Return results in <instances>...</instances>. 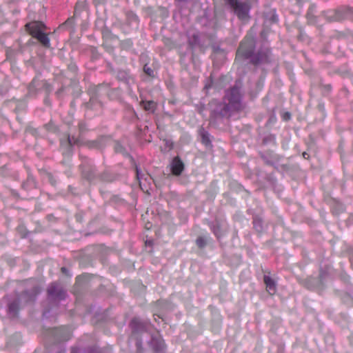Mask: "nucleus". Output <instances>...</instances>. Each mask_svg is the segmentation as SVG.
Instances as JSON below:
<instances>
[{"mask_svg":"<svg viewBox=\"0 0 353 353\" xmlns=\"http://www.w3.org/2000/svg\"><path fill=\"white\" fill-rule=\"evenodd\" d=\"M225 99L228 100V104L234 110H239L241 107V94L238 87L234 86L231 90L226 92Z\"/></svg>","mask_w":353,"mask_h":353,"instance_id":"20e7f679","label":"nucleus"},{"mask_svg":"<svg viewBox=\"0 0 353 353\" xmlns=\"http://www.w3.org/2000/svg\"><path fill=\"white\" fill-rule=\"evenodd\" d=\"M45 48H50V39L43 32L35 37Z\"/></svg>","mask_w":353,"mask_h":353,"instance_id":"2eb2a0df","label":"nucleus"},{"mask_svg":"<svg viewBox=\"0 0 353 353\" xmlns=\"http://www.w3.org/2000/svg\"><path fill=\"white\" fill-rule=\"evenodd\" d=\"M327 89L330 90V85H327Z\"/></svg>","mask_w":353,"mask_h":353,"instance_id":"f704fd0d","label":"nucleus"},{"mask_svg":"<svg viewBox=\"0 0 353 353\" xmlns=\"http://www.w3.org/2000/svg\"><path fill=\"white\" fill-rule=\"evenodd\" d=\"M307 154L306 152H303V157H304V158H305V159L307 158V157H306V156H307Z\"/></svg>","mask_w":353,"mask_h":353,"instance_id":"473e14b6","label":"nucleus"},{"mask_svg":"<svg viewBox=\"0 0 353 353\" xmlns=\"http://www.w3.org/2000/svg\"><path fill=\"white\" fill-rule=\"evenodd\" d=\"M157 343V345L154 347L156 351H161L164 347V343L161 340H157L154 338H152V343Z\"/></svg>","mask_w":353,"mask_h":353,"instance_id":"6ab92c4d","label":"nucleus"},{"mask_svg":"<svg viewBox=\"0 0 353 353\" xmlns=\"http://www.w3.org/2000/svg\"><path fill=\"white\" fill-rule=\"evenodd\" d=\"M136 174L138 180L141 183V180L143 179L144 174L141 173V172L138 169V168H136Z\"/></svg>","mask_w":353,"mask_h":353,"instance_id":"393cba45","label":"nucleus"},{"mask_svg":"<svg viewBox=\"0 0 353 353\" xmlns=\"http://www.w3.org/2000/svg\"><path fill=\"white\" fill-rule=\"evenodd\" d=\"M196 243L199 248H202L205 246L206 241L203 237L200 236L196 239Z\"/></svg>","mask_w":353,"mask_h":353,"instance_id":"412c9836","label":"nucleus"},{"mask_svg":"<svg viewBox=\"0 0 353 353\" xmlns=\"http://www.w3.org/2000/svg\"><path fill=\"white\" fill-rule=\"evenodd\" d=\"M212 232L215 234V236L217 238H219L222 234L223 232L221 229V226L218 223H216L212 228Z\"/></svg>","mask_w":353,"mask_h":353,"instance_id":"a211bd4d","label":"nucleus"},{"mask_svg":"<svg viewBox=\"0 0 353 353\" xmlns=\"http://www.w3.org/2000/svg\"><path fill=\"white\" fill-rule=\"evenodd\" d=\"M190 43L192 46H196L199 44V36L197 34H193L192 39L190 41Z\"/></svg>","mask_w":353,"mask_h":353,"instance_id":"5701e85b","label":"nucleus"},{"mask_svg":"<svg viewBox=\"0 0 353 353\" xmlns=\"http://www.w3.org/2000/svg\"><path fill=\"white\" fill-rule=\"evenodd\" d=\"M255 47L254 39L251 35H247L241 41L236 52V59L251 58L254 64L267 63L270 61V52L268 48L261 49L256 54H253Z\"/></svg>","mask_w":353,"mask_h":353,"instance_id":"f257e3e1","label":"nucleus"},{"mask_svg":"<svg viewBox=\"0 0 353 353\" xmlns=\"http://www.w3.org/2000/svg\"><path fill=\"white\" fill-rule=\"evenodd\" d=\"M46 89L49 90V85L43 80L39 79L37 77L33 79L28 87L30 94H35L37 90Z\"/></svg>","mask_w":353,"mask_h":353,"instance_id":"6e6552de","label":"nucleus"},{"mask_svg":"<svg viewBox=\"0 0 353 353\" xmlns=\"http://www.w3.org/2000/svg\"><path fill=\"white\" fill-rule=\"evenodd\" d=\"M50 297L55 300H63L65 298L66 292L57 283H52L48 289Z\"/></svg>","mask_w":353,"mask_h":353,"instance_id":"39448f33","label":"nucleus"},{"mask_svg":"<svg viewBox=\"0 0 353 353\" xmlns=\"http://www.w3.org/2000/svg\"><path fill=\"white\" fill-rule=\"evenodd\" d=\"M46 26L39 21H32L26 25V29L34 38L43 32Z\"/></svg>","mask_w":353,"mask_h":353,"instance_id":"0eeeda50","label":"nucleus"},{"mask_svg":"<svg viewBox=\"0 0 353 353\" xmlns=\"http://www.w3.org/2000/svg\"><path fill=\"white\" fill-rule=\"evenodd\" d=\"M39 292L38 288H34L33 294L28 295V292H24L20 297H18L8 305V312L13 317H15L18 313L19 309V305L23 299H25L26 302L32 301L35 296Z\"/></svg>","mask_w":353,"mask_h":353,"instance_id":"7ed1b4c3","label":"nucleus"},{"mask_svg":"<svg viewBox=\"0 0 353 353\" xmlns=\"http://www.w3.org/2000/svg\"><path fill=\"white\" fill-rule=\"evenodd\" d=\"M290 114L289 113H286L285 114V119H290Z\"/></svg>","mask_w":353,"mask_h":353,"instance_id":"2f4dec72","label":"nucleus"},{"mask_svg":"<svg viewBox=\"0 0 353 353\" xmlns=\"http://www.w3.org/2000/svg\"><path fill=\"white\" fill-rule=\"evenodd\" d=\"M210 88V85H208V84H207V85H205V89H209Z\"/></svg>","mask_w":353,"mask_h":353,"instance_id":"72a5a7b5","label":"nucleus"},{"mask_svg":"<svg viewBox=\"0 0 353 353\" xmlns=\"http://www.w3.org/2000/svg\"><path fill=\"white\" fill-rule=\"evenodd\" d=\"M57 341H68L70 338V332L66 327H61L52 331Z\"/></svg>","mask_w":353,"mask_h":353,"instance_id":"9d476101","label":"nucleus"},{"mask_svg":"<svg viewBox=\"0 0 353 353\" xmlns=\"http://www.w3.org/2000/svg\"><path fill=\"white\" fill-rule=\"evenodd\" d=\"M61 272H62L63 273H64V274H66V272H67V269H66V268H65V267L61 268Z\"/></svg>","mask_w":353,"mask_h":353,"instance_id":"c756f323","label":"nucleus"},{"mask_svg":"<svg viewBox=\"0 0 353 353\" xmlns=\"http://www.w3.org/2000/svg\"><path fill=\"white\" fill-rule=\"evenodd\" d=\"M132 41L130 39H126L121 42V46L123 48H129L132 47Z\"/></svg>","mask_w":353,"mask_h":353,"instance_id":"4be33fe9","label":"nucleus"},{"mask_svg":"<svg viewBox=\"0 0 353 353\" xmlns=\"http://www.w3.org/2000/svg\"><path fill=\"white\" fill-rule=\"evenodd\" d=\"M61 147L63 150V154H70L71 152L72 146L74 145H79L80 140L74 136L69 134L66 135L65 138L61 139Z\"/></svg>","mask_w":353,"mask_h":353,"instance_id":"423d86ee","label":"nucleus"},{"mask_svg":"<svg viewBox=\"0 0 353 353\" xmlns=\"http://www.w3.org/2000/svg\"><path fill=\"white\" fill-rule=\"evenodd\" d=\"M79 130L80 133H83L85 130V125L83 123L79 124Z\"/></svg>","mask_w":353,"mask_h":353,"instance_id":"bb28decb","label":"nucleus"},{"mask_svg":"<svg viewBox=\"0 0 353 353\" xmlns=\"http://www.w3.org/2000/svg\"><path fill=\"white\" fill-rule=\"evenodd\" d=\"M71 353H78V349L76 347H73L71 350Z\"/></svg>","mask_w":353,"mask_h":353,"instance_id":"c85d7f7f","label":"nucleus"},{"mask_svg":"<svg viewBox=\"0 0 353 353\" xmlns=\"http://www.w3.org/2000/svg\"><path fill=\"white\" fill-rule=\"evenodd\" d=\"M225 2L233 10L235 14L239 19L244 20L248 18L250 7L246 2L240 1L239 0H225Z\"/></svg>","mask_w":353,"mask_h":353,"instance_id":"f03ea898","label":"nucleus"},{"mask_svg":"<svg viewBox=\"0 0 353 353\" xmlns=\"http://www.w3.org/2000/svg\"><path fill=\"white\" fill-rule=\"evenodd\" d=\"M263 280L268 293L272 295L274 294L276 290L275 281L271 277L267 275L264 276Z\"/></svg>","mask_w":353,"mask_h":353,"instance_id":"ddd939ff","label":"nucleus"},{"mask_svg":"<svg viewBox=\"0 0 353 353\" xmlns=\"http://www.w3.org/2000/svg\"><path fill=\"white\" fill-rule=\"evenodd\" d=\"M95 100H96L95 97L92 96V97H91L90 101V103H93Z\"/></svg>","mask_w":353,"mask_h":353,"instance_id":"7c9ffc66","label":"nucleus"},{"mask_svg":"<svg viewBox=\"0 0 353 353\" xmlns=\"http://www.w3.org/2000/svg\"><path fill=\"white\" fill-rule=\"evenodd\" d=\"M130 326L134 332L139 333L147 332L150 327V324L147 321H142L138 318H134L130 322Z\"/></svg>","mask_w":353,"mask_h":353,"instance_id":"1a4fd4ad","label":"nucleus"},{"mask_svg":"<svg viewBox=\"0 0 353 353\" xmlns=\"http://www.w3.org/2000/svg\"><path fill=\"white\" fill-rule=\"evenodd\" d=\"M130 19H131V20H132V21H134V22H136V23H137V22H138V17H137V15H135V14H131L130 15Z\"/></svg>","mask_w":353,"mask_h":353,"instance_id":"cd10ccee","label":"nucleus"},{"mask_svg":"<svg viewBox=\"0 0 353 353\" xmlns=\"http://www.w3.org/2000/svg\"><path fill=\"white\" fill-rule=\"evenodd\" d=\"M170 166L172 173L176 176H179L184 169V164L179 157L172 159Z\"/></svg>","mask_w":353,"mask_h":353,"instance_id":"9b49d317","label":"nucleus"},{"mask_svg":"<svg viewBox=\"0 0 353 353\" xmlns=\"http://www.w3.org/2000/svg\"><path fill=\"white\" fill-rule=\"evenodd\" d=\"M234 111L230 107V105L228 103H221L217 108L214 110V113L221 117H229L230 115V112Z\"/></svg>","mask_w":353,"mask_h":353,"instance_id":"f8f14e48","label":"nucleus"},{"mask_svg":"<svg viewBox=\"0 0 353 353\" xmlns=\"http://www.w3.org/2000/svg\"><path fill=\"white\" fill-rule=\"evenodd\" d=\"M143 71L149 77H154V70L150 67H149L147 64H145L144 65Z\"/></svg>","mask_w":353,"mask_h":353,"instance_id":"aec40b11","label":"nucleus"},{"mask_svg":"<svg viewBox=\"0 0 353 353\" xmlns=\"http://www.w3.org/2000/svg\"><path fill=\"white\" fill-rule=\"evenodd\" d=\"M141 105L145 111L153 112L156 109V103L154 101H142Z\"/></svg>","mask_w":353,"mask_h":353,"instance_id":"dca6fc26","label":"nucleus"},{"mask_svg":"<svg viewBox=\"0 0 353 353\" xmlns=\"http://www.w3.org/2000/svg\"><path fill=\"white\" fill-rule=\"evenodd\" d=\"M59 353H65V352H59Z\"/></svg>","mask_w":353,"mask_h":353,"instance_id":"c9c22d12","label":"nucleus"},{"mask_svg":"<svg viewBox=\"0 0 353 353\" xmlns=\"http://www.w3.org/2000/svg\"><path fill=\"white\" fill-rule=\"evenodd\" d=\"M115 150L117 152H123L124 151V149L123 148V146L121 145H120L119 143H117L116 145H115Z\"/></svg>","mask_w":353,"mask_h":353,"instance_id":"a878e982","label":"nucleus"},{"mask_svg":"<svg viewBox=\"0 0 353 353\" xmlns=\"http://www.w3.org/2000/svg\"><path fill=\"white\" fill-rule=\"evenodd\" d=\"M83 177L87 179L90 181H94L95 177L98 175L97 170L94 168H90L88 170H83L82 171Z\"/></svg>","mask_w":353,"mask_h":353,"instance_id":"4468645a","label":"nucleus"},{"mask_svg":"<svg viewBox=\"0 0 353 353\" xmlns=\"http://www.w3.org/2000/svg\"><path fill=\"white\" fill-rule=\"evenodd\" d=\"M253 223H254V226L256 228V230L257 231H259V232L261 231V225L260 220L254 219V221H253Z\"/></svg>","mask_w":353,"mask_h":353,"instance_id":"b1692460","label":"nucleus"},{"mask_svg":"<svg viewBox=\"0 0 353 353\" xmlns=\"http://www.w3.org/2000/svg\"><path fill=\"white\" fill-rule=\"evenodd\" d=\"M199 134L202 143L207 146L210 145L211 141L210 139V134L206 130H204V128L200 129Z\"/></svg>","mask_w":353,"mask_h":353,"instance_id":"f3484780","label":"nucleus"}]
</instances>
